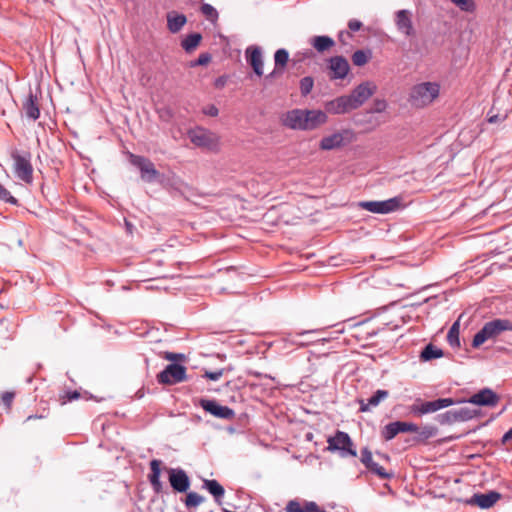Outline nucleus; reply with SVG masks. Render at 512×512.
I'll return each mask as SVG.
<instances>
[{"instance_id": "nucleus-24", "label": "nucleus", "mask_w": 512, "mask_h": 512, "mask_svg": "<svg viewBox=\"0 0 512 512\" xmlns=\"http://www.w3.org/2000/svg\"><path fill=\"white\" fill-rule=\"evenodd\" d=\"M23 110L27 118L35 121L40 117L39 102L36 95L30 90L26 100L23 103Z\"/></svg>"}, {"instance_id": "nucleus-1", "label": "nucleus", "mask_w": 512, "mask_h": 512, "mask_svg": "<svg viewBox=\"0 0 512 512\" xmlns=\"http://www.w3.org/2000/svg\"><path fill=\"white\" fill-rule=\"evenodd\" d=\"M440 94L437 82H421L415 84L409 93V103L416 108H424L434 102Z\"/></svg>"}, {"instance_id": "nucleus-54", "label": "nucleus", "mask_w": 512, "mask_h": 512, "mask_svg": "<svg viewBox=\"0 0 512 512\" xmlns=\"http://www.w3.org/2000/svg\"><path fill=\"white\" fill-rule=\"evenodd\" d=\"M344 35H345V32H340V33H339V40H340L341 42H344V40H343V36H344ZM346 35H347V36H349V37L351 36L349 33H346Z\"/></svg>"}, {"instance_id": "nucleus-49", "label": "nucleus", "mask_w": 512, "mask_h": 512, "mask_svg": "<svg viewBox=\"0 0 512 512\" xmlns=\"http://www.w3.org/2000/svg\"><path fill=\"white\" fill-rule=\"evenodd\" d=\"M348 27L352 32H356L361 29L362 23L359 20L351 19L348 22Z\"/></svg>"}, {"instance_id": "nucleus-15", "label": "nucleus", "mask_w": 512, "mask_h": 512, "mask_svg": "<svg viewBox=\"0 0 512 512\" xmlns=\"http://www.w3.org/2000/svg\"><path fill=\"white\" fill-rule=\"evenodd\" d=\"M284 126L294 130H307V118H305V110L293 109L288 111L282 117Z\"/></svg>"}, {"instance_id": "nucleus-19", "label": "nucleus", "mask_w": 512, "mask_h": 512, "mask_svg": "<svg viewBox=\"0 0 512 512\" xmlns=\"http://www.w3.org/2000/svg\"><path fill=\"white\" fill-rule=\"evenodd\" d=\"M361 462L365 465L367 469L375 473L381 479H389L391 477V474L387 473L381 465L373 461L372 453L368 448L362 449Z\"/></svg>"}, {"instance_id": "nucleus-5", "label": "nucleus", "mask_w": 512, "mask_h": 512, "mask_svg": "<svg viewBox=\"0 0 512 512\" xmlns=\"http://www.w3.org/2000/svg\"><path fill=\"white\" fill-rule=\"evenodd\" d=\"M453 404L454 400L452 398H439L433 401H426L421 403L419 400H417L409 407V411L414 416H422L447 408Z\"/></svg>"}, {"instance_id": "nucleus-38", "label": "nucleus", "mask_w": 512, "mask_h": 512, "mask_svg": "<svg viewBox=\"0 0 512 512\" xmlns=\"http://www.w3.org/2000/svg\"><path fill=\"white\" fill-rule=\"evenodd\" d=\"M201 12L206 17V19L211 22H215L218 18L217 10L210 4H203L201 6Z\"/></svg>"}, {"instance_id": "nucleus-52", "label": "nucleus", "mask_w": 512, "mask_h": 512, "mask_svg": "<svg viewBox=\"0 0 512 512\" xmlns=\"http://www.w3.org/2000/svg\"><path fill=\"white\" fill-rule=\"evenodd\" d=\"M321 331H322L321 329L303 330V331L298 332L297 335L298 336H304V335H307V334L319 333Z\"/></svg>"}, {"instance_id": "nucleus-12", "label": "nucleus", "mask_w": 512, "mask_h": 512, "mask_svg": "<svg viewBox=\"0 0 512 512\" xmlns=\"http://www.w3.org/2000/svg\"><path fill=\"white\" fill-rule=\"evenodd\" d=\"M171 487L180 493L186 492L190 487V479L181 468H166Z\"/></svg>"}, {"instance_id": "nucleus-47", "label": "nucleus", "mask_w": 512, "mask_h": 512, "mask_svg": "<svg viewBox=\"0 0 512 512\" xmlns=\"http://www.w3.org/2000/svg\"><path fill=\"white\" fill-rule=\"evenodd\" d=\"M79 397H80V393L78 391L66 392L65 395L63 396V403L77 400Z\"/></svg>"}, {"instance_id": "nucleus-11", "label": "nucleus", "mask_w": 512, "mask_h": 512, "mask_svg": "<svg viewBox=\"0 0 512 512\" xmlns=\"http://www.w3.org/2000/svg\"><path fill=\"white\" fill-rule=\"evenodd\" d=\"M377 90V86L372 81H365L356 86L349 94L354 107L357 109L362 106Z\"/></svg>"}, {"instance_id": "nucleus-9", "label": "nucleus", "mask_w": 512, "mask_h": 512, "mask_svg": "<svg viewBox=\"0 0 512 512\" xmlns=\"http://www.w3.org/2000/svg\"><path fill=\"white\" fill-rule=\"evenodd\" d=\"M190 141L197 147L213 149L217 146V137L210 131L197 127L188 131Z\"/></svg>"}, {"instance_id": "nucleus-29", "label": "nucleus", "mask_w": 512, "mask_h": 512, "mask_svg": "<svg viewBox=\"0 0 512 512\" xmlns=\"http://www.w3.org/2000/svg\"><path fill=\"white\" fill-rule=\"evenodd\" d=\"M310 44L320 53L331 49L335 45V41L329 36H314L310 40Z\"/></svg>"}, {"instance_id": "nucleus-32", "label": "nucleus", "mask_w": 512, "mask_h": 512, "mask_svg": "<svg viewBox=\"0 0 512 512\" xmlns=\"http://www.w3.org/2000/svg\"><path fill=\"white\" fill-rule=\"evenodd\" d=\"M442 356L443 351L432 344L426 345L420 354V358L423 361H430L432 359H437Z\"/></svg>"}, {"instance_id": "nucleus-44", "label": "nucleus", "mask_w": 512, "mask_h": 512, "mask_svg": "<svg viewBox=\"0 0 512 512\" xmlns=\"http://www.w3.org/2000/svg\"><path fill=\"white\" fill-rule=\"evenodd\" d=\"M15 394L13 392H5L1 396V402L6 409H10L14 400Z\"/></svg>"}, {"instance_id": "nucleus-40", "label": "nucleus", "mask_w": 512, "mask_h": 512, "mask_svg": "<svg viewBox=\"0 0 512 512\" xmlns=\"http://www.w3.org/2000/svg\"><path fill=\"white\" fill-rule=\"evenodd\" d=\"M313 85H314V80L312 77L306 76V77L302 78L300 81L301 94L303 96L308 95L312 91Z\"/></svg>"}, {"instance_id": "nucleus-48", "label": "nucleus", "mask_w": 512, "mask_h": 512, "mask_svg": "<svg viewBox=\"0 0 512 512\" xmlns=\"http://www.w3.org/2000/svg\"><path fill=\"white\" fill-rule=\"evenodd\" d=\"M203 113L211 117H216L219 110L215 105H209L203 109Z\"/></svg>"}, {"instance_id": "nucleus-53", "label": "nucleus", "mask_w": 512, "mask_h": 512, "mask_svg": "<svg viewBox=\"0 0 512 512\" xmlns=\"http://www.w3.org/2000/svg\"><path fill=\"white\" fill-rule=\"evenodd\" d=\"M292 344L298 345V346H306L309 344V342H298L296 340H291Z\"/></svg>"}, {"instance_id": "nucleus-30", "label": "nucleus", "mask_w": 512, "mask_h": 512, "mask_svg": "<svg viewBox=\"0 0 512 512\" xmlns=\"http://www.w3.org/2000/svg\"><path fill=\"white\" fill-rule=\"evenodd\" d=\"M288 61H289L288 51L284 48L278 49L274 54V62H275L274 71L268 77H272L276 73L282 72L284 67L287 65Z\"/></svg>"}, {"instance_id": "nucleus-42", "label": "nucleus", "mask_w": 512, "mask_h": 512, "mask_svg": "<svg viewBox=\"0 0 512 512\" xmlns=\"http://www.w3.org/2000/svg\"><path fill=\"white\" fill-rule=\"evenodd\" d=\"M453 4L459 7L462 11L472 12L474 4L471 0H450Z\"/></svg>"}, {"instance_id": "nucleus-21", "label": "nucleus", "mask_w": 512, "mask_h": 512, "mask_svg": "<svg viewBox=\"0 0 512 512\" xmlns=\"http://www.w3.org/2000/svg\"><path fill=\"white\" fill-rule=\"evenodd\" d=\"M162 464V461L159 459H153L150 461V473L148 475V480L153 491L157 494L161 493L163 490V483L160 480Z\"/></svg>"}, {"instance_id": "nucleus-41", "label": "nucleus", "mask_w": 512, "mask_h": 512, "mask_svg": "<svg viewBox=\"0 0 512 512\" xmlns=\"http://www.w3.org/2000/svg\"><path fill=\"white\" fill-rule=\"evenodd\" d=\"M0 200L10 203L12 205H17L18 201L15 197L11 195V193L0 184Z\"/></svg>"}, {"instance_id": "nucleus-18", "label": "nucleus", "mask_w": 512, "mask_h": 512, "mask_svg": "<svg viewBox=\"0 0 512 512\" xmlns=\"http://www.w3.org/2000/svg\"><path fill=\"white\" fill-rule=\"evenodd\" d=\"M246 58L254 73L262 76L264 63L261 49L257 46H249L246 49Z\"/></svg>"}, {"instance_id": "nucleus-4", "label": "nucleus", "mask_w": 512, "mask_h": 512, "mask_svg": "<svg viewBox=\"0 0 512 512\" xmlns=\"http://www.w3.org/2000/svg\"><path fill=\"white\" fill-rule=\"evenodd\" d=\"M327 442L328 449L331 451H339L341 457L357 456L353 442L346 432L337 431L334 436L328 438Z\"/></svg>"}, {"instance_id": "nucleus-46", "label": "nucleus", "mask_w": 512, "mask_h": 512, "mask_svg": "<svg viewBox=\"0 0 512 512\" xmlns=\"http://www.w3.org/2000/svg\"><path fill=\"white\" fill-rule=\"evenodd\" d=\"M222 375H223V369H219L217 371H212V372L206 371L203 374V377L206 379L212 380V381H217L222 377Z\"/></svg>"}, {"instance_id": "nucleus-3", "label": "nucleus", "mask_w": 512, "mask_h": 512, "mask_svg": "<svg viewBox=\"0 0 512 512\" xmlns=\"http://www.w3.org/2000/svg\"><path fill=\"white\" fill-rule=\"evenodd\" d=\"M11 158L14 162V173L16 177L25 183L30 184L33 180V167L31 164V153L28 151L13 150Z\"/></svg>"}, {"instance_id": "nucleus-28", "label": "nucleus", "mask_w": 512, "mask_h": 512, "mask_svg": "<svg viewBox=\"0 0 512 512\" xmlns=\"http://www.w3.org/2000/svg\"><path fill=\"white\" fill-rule=\"evenodd\" d=\"M203 488L207 489L209 493L215 498V501L218 504H221V499L225 494V490L222 485L218 483L216 480H208L205 479L203 481Z\"/></svg>"}, {"instance_id": "nucleus-33", "label": "nucleus", "mask_w": 512, "mask_h": 512, "mask_svg": "<svg viewBox=\"0 0 512 512\" xmlns=\"http://www.w3.org/2000/svg\"><path fill=\"white\" fill-rule=\"evenodd\" d=\"M166 186L181 195H184L185 191L189 188L188 185L177 176L168 179Z\"/></svg>"}, {"instance_id": "nucleus-2", "label": "nucleus", "mask_w": 512, "mask_h": 512, "mask_svg": "<svg viewBox=\"0 0 512 512\" xmlns=\"http://www.w3.org/2000/svg\"><path fill=\"white\" fill-rule=\"evenodd\" d=\"M504 331H512V321L500 318L489 321L474 335L472 346L478 348L487 340L496 338Z\"/></svg>"}, {"instance_id": "nucleus-45", "label": "nucleus", "mask_w": 512, "mask_h": 512, "mask_svg": "<svg viewBox=\"0 0 512 512\" xmlns=\"http://www.w3.org/2000/svg\"><path fill=\"white\" fill-rule=\"evenodd\" d=\"M211 60V56L208 53H202L199 55L197 60L192 63V66H204L207 65Z\"/></svg>"}, {"instance_id": "nucleus-10", "label": "nucleus", "mask_w": 512, "mask_h": 512, "mask_svg": "<svg viewBox=\"0 0 512 512\" xmlns=\"http://www.w3.org/2000/svg\"><path fill=\"white\" fill-rule=\"evenodd\" d=\"M129 159L130 163L140 170L144 181L152 182L158 178L159 172L148 158L130 153Z\"/></svg>"}, {"instance_id": "nucleus-13", "label": "nucleus", "mask_w": 512, "mask_h": 512, "mask_svg": "<svg viewBox=\"0 0 512 512\" xmlns=\"http://www.w3.org/2000/svg\"><path fill=\"white\" fill-rule=\"evenodd\" d=\"M199 404L206 412L220 419L230 420L235 415L231 408L222 406L215 400L201 399Z\"/></svg>"}, {"instance_id": "nucleus-51", "label": "nucleus", "mask_w": 512, "mask_h": 512, "mask_svg": "<svg viewBox=\"0 0 512 512\" xmlns=\"http://www.w3.org/2000/svg\"><path fill=\"white\" fill-rule=\"evenodd\" d=\"M509 441H512V428L508 430L502 437L503 444H506Z\"/></svg>"}, {"instance_id": "nucleus-8", "label": "nucleus", "mask_w": 512, "mask_h": 512, "mask_svg": "<svg viewBox=\"0 0 512 512\" xmlns=\"http://www.w3.org/2000/svg\"><path fill=\"white\" fill-rule=\"evenodd\" d=\"M413 13L407 9H401L395 12L394 22L400 34L406 38L416 35V29L413 24Z\"/></svg>"}, {"instance_id": "nucleus-26", "label": "nucleus", "mask_w": 512, "mask_h": 512, "mask_svg": "<svg viewBox=\"0 0 512 512\" xmlns=\"http://www.w3.org/2000/svg\"><path fill=\"white\" fill-rule=\"evenodd\" d=\"M500 499V494L495 491H490L485 494H475L473 496V503L477 504L480 508L487 509L492 507Z\"/></svg>"}, {"instance_id": "nucleus-43", "label": "nucleus", "mask_w": 512, "mask_h": 512, "mask_svg": "<svg viewBox=\"0 0 512 512\" xmlns=\"http://www.w3.org/2000/svg\"><path fill=\"white\" fill-rule=\"evenodd\" d=\"M313 55L311 50H304L297 52L292 59V63L296 65L297 63L303 62L307 58H311Z\"/></svg>"}, {"instance_id": "nucleus-22", "label": "nucleus", "mask_w": 512, "mask_h": 512, "mask_svg": "<svg viewBox=\"0 0 512 512\" xmlns=\"http://www.w3.org/2000/svg\"><path fill=\"white\" fill-rule=\"evenodd\" d=\"M498 402V396L490 389H483L471 396L469 403L475 405L494 406Z\"/></svg>"}, {"instance_id": "nucleus-35", "label": "nucleus", "mask_w": 512, "mask_h": 512, "mask_svg": "<svg viewBox=\"0 0 512 512\" xmlns=\"http://www.w3.org/2000/svg\"><path fill=\"white\" fill-rule=\"evenodd\" d=\"M447 341L452 347H459V323L455 322L448 331Z\"/></svg>"}, {"instance_id": "nucleus-17", "label": "nucleus", "mask_w": 512, "mask_h": 512, "mask_svg": "<svg viewBox=\"0 0 512 512\" xmlns=\"http://www.w3.org/2000/svg\"><path fill=\"white\" fill-rule=\"evenodd\" d=\"M329 69L331 70L332 79H344L349 70L348 61L342 56L331 57L329 60Z\"/></svg>"}, {"instance_id": "nucleus-7", "label": "nucleus", "mask_w": 512, "mask_h": 512, "mask_svg": "<svg viewBox=\"0 0 512 512\" xmlns=\"http://www.w3.org/2000/svg\"><path fill=\"white\" fill-rule=\"evenodd\" d=\"M186 379V368L180 364L171 363L157 376L159 383L173 385Z\"/></svg>"}, {"instance_id": "nucleus-27", "label": "nucleus", "mask_w": 512, "mask_h": 512, "mask_svg": "<svg viewBox=\"0 0 512 512\" xmlns=\"http://www.w3.org/2000/svg\"><path fill=\"white\" fill-rule=\"evenodd\" d=\"M305 118H307V130L315 129L327 121V115L320 110H305Z\"/></svg>"}, {"instance_id": "nucleus-25", "label": "nucleus", "mask_w": 512, "mask_h": 512, "mask_svg": "<svg viewBox=\"0 0 512 512\" xmlns=\"http://www.w3.org/2000/svg\"><path fill=\"white\" fill-rule=\"evenodd\" d=\"M167 28L171 33H178L187 23V17L176 11L167 13Z\"/></svg>"}, {"instance_id": "nucleus-56", "label": "nucleus", "mask_w": 512, "mask_h": 512, "mask_svg": "<svg viewBox=\"0 0 512 512\" xmlns=\"http://www.w3.org/2000/svg\"><path fill=\"white\" fill-rule=\"evenodd\" d=\"M33 418H36V416H32V415H30V416H28V417H27V419H26V420L28 421V420H31V419H33Z\"/></svg>"}, {"instance_id": "nucleus-36", "label": "nucleus", "mask_w": 512, "mask_h": 512, "mask_svg": "<svg viewBox=\"0 0 512 512\" xmlns=\"http://www.w3.org/2000/svg\"><path fill=\"white\" fill-rule=\"evenodd\" d=\"M370 58V53L363 50H357L352 55V62L355 66H364Z\"/></svg>"}, {"instance_id": "nucleus-31", "label": "nucleus", "mask_w": 512, "mask_h": 512, "mask_svg": "<svg viewBox=\"0 0 512 512\" xmlns=\"http://www.w3.org/2000/svg\"><path fill=\"white\" fill-rule=\"evenodd\" d=\"M201 40L202 36L200 33H191L181 41V46L187 53H190L198 47Z\"/></svg>"}, {"instance_id": "nucleus-55", "label": "nucleus", "mask_w": 512, "mask_h": 512, "mask_svg": "<svg viewBox=\"0 0 512 512\" xmlns=\"http://www.w3.org/2000/svg\"><path fill=\"white\" fill-rule=\"evenodd\" d=\"M496 120H497V116H491V117L488 119V121H489L490 123H494V122H496Z\"/></svg>"}, {"instance_id": "nucleus-23", "label": "nucleus", "mask_w": 512, "mask_h": 512, "mask_svg": "<svg viewBox=\"0 0 512 512\" xmlns=\"http://www.w3.org/2000/svg\"><path fill=\"white\" fill-rule=\"evenodd\" d=\"M389 396V392L387 390H377L367 401L360 399L359 402V411L368 412L371 408L377 407L381 401L385 400Z\"/></svg>"}, {"instance_id": "nucleus-50", "label": "nucleus", "mask_w": 512, "mask_h": 512, "mask_svg": "<svg viewBox=\"0 0 512 512\" xmlns=\"http://www.w3.org/2000/svg\"><path fill=\"white\" fill-rule=\"evenodd\" d=\"M375 106H376V107H375V110H374L375 112H382V111H384V110H385V108H386V102H385V101H383V100H377V101L375 102Z\"/></svg>"}, {"instance_id": "nucleus-37", "label": "nucleus", "mask_w": 512, "mask_h": 512, "mask_svg": "<svg viewBox=\"0 0 512 512\" xmlns=\"http://www.w3.org/2000/svg\"><path fill=\"white\" fill-rule=\"evenodd\" d=\"M204 501V497L196 492H189L185 499V505L188 508H196Z\"/></svg>"}, {"instance_id": "nucleus-14", "label": "nucleus", "mask_w": 512, "mask_h": 512, "mask_svg": "<svg viewBox=\"0 0 512 512\" xmlns=\"http://www.w3.org/2000/svg\"><path fill=\"white\" fill-rule=\"evenodd\" d=\"M349 136H351V132L349 130L335 132L323 137L319 143V147L321 150L325 151L340 148L346 143V141H349Z\"/></svg>"}, {"instance_id": "nucleus-6", "label": "nucleus", "mask_w": 512, "mask_h": 512, "mask_svg": "<svg viewBox=\"0 0 512 512\" xmlns=\"http://www.w3.org/2000/svg\"><path fill=\"white\" fill-rule=\"evenodd\" d=\"M401 205V197H393L384 201H363L359 203L361 208L376 214H388L397 211Z\"/></svg>"}, {"instance_id": "nucleus-16", "label": "nucleus", "mask_w": 512, "mask_h": 512, "mask_svg": "<svg viewBox=\"0 0 512 512\" xmlns=\"http://www.w3.org/2000/svg\"><path fill=\"white\" fill-rule=\"evenodd\" d=\"M355 109L350 95L337 97L326 104V110L337 115L345 114Z\"/></svg>"}, {"instance_id": "nucleus-39", "label": "nucleus", "mask_w": 512, "mask_h": 512, "mask_svg": "<svg viewBox=\"0 0 512 512\" xmlns=\"http://www.w3.org/2000/svg\"><path fill=\"white\" fill-rule=\"evenodd\" d=\"M399 433L411 432L417 433L419 431V427L415 423L404 422V421H396Z\"/></svg>"}, {"instance_id": "nucleus-34", "label": "nucleus", "mask_w": 512, "mask_h": 512, "mask_svg": "<svg viewBox=\"0 0 512 512\" xmlns=\"http://www.w3.org/2000/svg\"><path fill=\"white\" fill-rule=\"evenodd\" d=\"M399 434L396 421L388 423L381 430V436L385 441H390Z\"/></svg>"}, {"instance_id": "nucleus-20", "label": "nucleus", "mask_w": 512, "mask_h": 512, "mask_svg": "<svg viewBox=\"0 0 512 512\" xmlns=\"http://www.w3.org/2000/svg\"><path fill=\"white\" fill-rule=\"evenodd\" d=\"M475 413L468 407H461L459 409H454L447 411L443 415H441L442 423H453L458 421H467L474 417Z\"/></svg>"}]
</instances>
